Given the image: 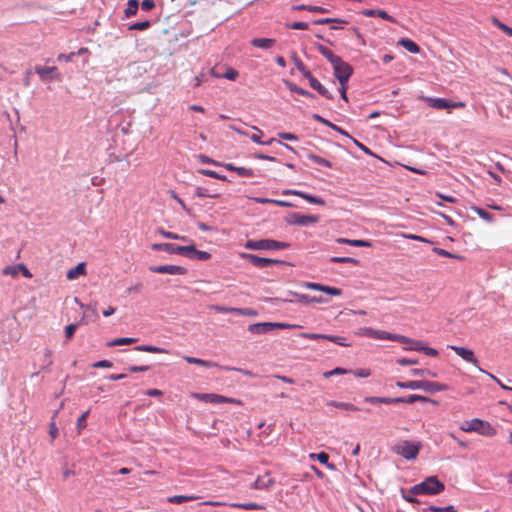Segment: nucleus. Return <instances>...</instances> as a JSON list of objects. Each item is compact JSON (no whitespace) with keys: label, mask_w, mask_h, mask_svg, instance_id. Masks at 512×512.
<instances>
[{"label":"nucleus","mask_w":512,"mask_h":512,"mask_svg":"<svg viewBox=\"0 0 512 512\" xmlns=\"http://www.w3.org/2000/svg\"><path fill=\"white\" fill-rule=\"evenodd\" d=\"M459 429L465 433H477L486 438H493L497 434V429L490 422L480 418H470L463 420Z\"/></svg>","instance_id":"f257e3e1"},{"label":"nucleus","mask_w":512,"mask_h":512,"mask_svg":"<svg viewBox=\"0 0 512 512\" xmlns=\"http://www.w3.org/2000/svg\"><path fill=\"white\" fill-rule=\"evenodd\" d=\"M444 484L436 477L431 476L423 482L414 485L409 492L413 495H437L444 490Z\"/></svg>","instance_id":"f03ea898"},{"label":"nucleus","mask_w":512,"mask_h":512,"mask_svg":"<svg viewBox=\"0 0 512 512\" xmlns=\"http://www.w3.org/2000/svg\"><path fill=\"white\" fill-rule=\"evenodd\" d=\"M288 246V243L272 239L248 240L245 244V247L251 250H278L285 249Z\"/></svg>","instance_id":"7ed1b4c3"},{"label":"nucleus","mask_w":512,"mask_h":512,"mask_svg":"<svg viewBox=\"0 0 512 512\" xmlns=\"http://www.w3.org/2000/svg\"><path fill=\"white\" fill-rule=\"evenodd\" d=\"M421 449V443L412 441H402L394 447L395 453L407 460L416 459Z\"/></svg>","instance_id":"20e7f679"},{"label":"nucleus","mask_w":512,"mask_h":512,"mask_svg":"<svg viewBox=\"0 0 512 512\" xmlns=\"http://www.w3.org/2000/svg\"><path fill=\"white\" fill-rule=\"evenodd\" d=\"M331 65L333 67L334 76L338 82H348L353 73V68L340 57L338 59H334V62Z\"/></svg>","instance_id":"39448f33"},{"label":"nucleus","mask_w":512,"mask_h":512,"mask_svg":"<svg viewBox=\"0 0 512 512\" xmlns=\"http://www.w3.org/2000/svg\"><path fill=\"white\" fill-rule=\"evenodd\" d=\"M294 327V325H290L287 323L264 322L252 324L249 326L248 330L253 334H265L273 329H290Z\"/></svg>","instance_id":"423d86ee"},{"label":"nucleus","mask_w":512,"mask_h":512,"mask_svg":"<svg viewBox=\"0 0 512 512\" xmlns=\"http://www.w3.org/2000/svg\"><path fill=\"white\" fill-rule=\"evenodd\" d=\"M397 386L400 388H408V389H412V390L424 389L429 392H436V391L443 390L445 388L443 385H440L438 383L427 382V381H410L407 383L398 382Z\"/></svg>","instance_id":"0eeeda50"},{"label":"nucleus","mask_w":512,"mask_h":512,"mask_svg":"<svg viewBox=\"0 0 512 512\" xmlns=\"http://www.w3.org/2000/svg\"><path fill=\"white\" fill-rule=\"evenodd\" d=\"M319 221L317 215L291 213L287 217V223L290 225L310 226Z\"/></svg>","instance_id":"6e6552de"},{"label":"nucleus","mask_w":512,"mask_h":512,"mask_svg":"<svg viewBox=\"0 0 512 512\" xmlns=\"http://www.w3.org/2000/svg\"><path fill=\"white\" fill-rule=\"evenodd\" d=\"M191 396L196 400L207 402V403H236V404L240 403L239 401H237L235 399L227 398V397H224V396H221L218 394H213V393H205V394L192 393Z\"/></svg>","instance_id":"1a4fd4ad"},{"label":"nucleus","mask_w":512,"mask_h":512,"mask_svg":"<svg viewBox=\"0 0 512 512\" xmlns=\"http://www.w3.org/2000/svg\"><path fill=\"white\" fill-rule=\"evenodd\" d=\"M357 334L361 336H367L374 339H380V340H392L394 341V338H396V334H391L386 331L377 330L373 328L364 327L359 329Z\"/></svg>","instance_id":"9d476101"},{"label":"nucleus","mask_w":512,"mask_h":512,"mask_svg":"<svg viewBox=\"0 0 512 512\" xmlns=\"http://www.w3.org/2000/svg\"><path fill=\"white\" fill-rule=\"evenodd\" d=\"M449 348L452 349L464 361L473 364L478 368L479 371H482V369L478 366V360L471 349L460 346H449Z\"/></svg>","instance_id":"9b49d317"},{"label":"nucleus","mask_w":512,"mask_h":512,"mask_svg":"<svg viewBox=\"0 0 512 512\" xmlns=\"http://www.w3.org/2000/svg\"><path fill=\"white\" fill-rule=\"evenodd\" d=\"M304 287L309 290L320 291L329 296L339 297L342 295V290L332 286H326L319 283L307 282Z\"/></svg>","instance_id":"f8f14e48"},{"label":"nucleus","mask_w":512,"mask_h":512,"mask_svg":"<svg viewBox=\"0 0 512 512\" xmlns=\"http://www.w3.org/2000/svg\"><path fill=\"white\" fill-rule=\"evenodd\" d=\"M150 271L160 274L186 275L187 269L179 265H161L150 267Z\"/></svg>","instance_id":"ddd939ff"},{"label":"nucleus","mask_w":512,"mask_h":512,"mask_svg":"<svg viewBox=\"0 0 512 512\" xmlns=\"http://www.w3.org/2000/svg\"><path fill=\"white\" fill-rule=\"evenodd\" d=\"M429 106L436 109H451V108H462L464 107V103L462 102H448L443 98H429L428 99Z\"/></svg>","instance_id":"4468645a"},{"label":"nucleus","mask_w":512,"mask_h":512,"mask_svg":"<svg viewBox=\"0 0 512 512\" xmlns=\"http://www.w3.org/2000/svg\"><path fill=\"white\" fill-rule=\"evenodd\" d=\"M283 195H295V196H298V197H301L303 199H305L306 201H308L309 203H312V204H317V205H325V202L323 199L319 198V197H316V196H313V195H310V194H306V193H303L301 191H298V190H284L282 192Z\"/></svg>","instance_id":"2eb2a0df"},{"label":"nucleus","mask_w":512,"mask_h":512,"mask_svg":"<svg viewBox=\"0 0 512 512\" xmlns=\"http://www.w3.org/2000/svg\"><path fill=\"white\" fill-rule=\"evenodd\" d=\"M36 71L43 81H51L58 78L57 69L52 66L37 67Z\"/></svg>","instance_id":"dca6fc26"},{"label":"nucleus","mask_w":512,"mask_h":512,"mask_svg":"<svg viewBox=\"0 0 512 512\" xmlns=\"http://www.w3.org/2000/svg\"><path fill=\"white\" fill-rule=\"evenodd\" d=\"M394 341H398L400 343L404 344V349L406 350H414V351H420L423 348V343L419 341H415L412 339H409L402 335H397L396 338H394Z\"/></svg>","instance_id":"f3484780"},{"label":"nucleus","mask_w":512,"mask_h":512,"mask_svg":"<svg viewBox=\"0 0 512 512\" xmlns=\"http://www.w3.org/2000/svg\"><path fill=\"white\" fill-rule=\"evenodd\" d=\"M219 311L229 312V313L238 314V315H242V316H248V317H256L258 315L256 310L250 309V308H235V307L219 308Z\"/></svg>","instance_id":"a211bd4d"},{"label":"nucleus","mask_w":512,"mask_h":512,"mask_svg":"<svg viewBox=\"0 0 512 512\" xmlns=\"http://www.w3.org/2000/svg\"><path fill=\"white\" fill-rule=\"evenodd\" d=\"M194 249H195V245L194 244H190V245H187V246H175V245H172L171 253L183 255V256H185V257H187L189 259H192L193 258V253H194Z\"/></svg>","instance_id":"6ab92c4d"},{"label":"nucleus","mask_w":512,"mask_h":512,"mask_svg":"<svg viewBox=\"0 0 512 512\" xmlns=\"http://www.w3.org/2000/svg\"><path fill=\"white\" fill-rule=\"evenodd\" d=\"M244 257L249 260L252 264L258 266V267H266L272 263H278L279 261L268 259V258H260L253 254L244 255Z\"/></svg>","instance_id":"aec40b11"},{"label":"nucleus","mask_w":512,"mask_h":512,"mask_svg":"<svg viewBox=\"0 0 512 512\" xmlns=\"http://www.w3.org/2000/svg\"><path fill=\"white\" fill-rule=\"evenodd\" d=\"M223 166L225 169H227L229 171H234L238 175L243 176V177H250L253 175V170L250 168L238 167V166H234L233 164H230V163L224 164Z\"/></svg>","instance_id":"412c9836"},{"label":"nucleus","mask_w":512,"mask_h":512,"mask_svg":"<svg viewBox=\"0 0 512 512\" xmlns=\"http://www.w3.org/2000/svg\"><path fill=\"white\" fill-rule=\"evenodd\" d=\"M309 83L311 87L317 90L321 95L329 99L333 98V95L317 79L310 76Z\"/></svg>","instance_id":"4be33fe9"},{"label":"nucleus","mask_w":512,"mask_h":512,"mask_svg":"<svg viewBox=\"0 0 512 512\" xmlns=\"http://www.w3.org/2000/svg\"><path fill=\"white\" fill-rule=\"evenodd\" d=\"M85 271H86L85 264L79 263L77 266H75L74 268L70 269L67 272V278L69 280H76L80 276L84 275Z\"/></svg>","instance_id":"5701e85b"},{"label":"nucleus","mask_w":512,"mask_h":512,"mask_svg":"<svg viewBox=\"0 0 512 512\" xmlns=\"http://www.w3.org/2000/svg\"><path fill=\"white\" fill-rule=\"evenodd\" d=\"M251 43L257 48L270 49L275 44V40L270 38H255Z\"/></svg>","instance_id":"b1692460"},{"label":"nucleus","mask_w":512,"mask_h":512,"mask_svg":"<svg viewBox=\"0 0 512 512\" xmlns=\"http://www.w3.org/2000/svg\"><path fill=\"white\" fill-rule=\"evenodd\" d=\"M365 401L372 403V404H391V403H395V402H401L404 400L401 398L392 399V398H385V397H367L365 399Z\"/></svg>","instance_id":"393cba45"},{"label":"nucleus","mask_w":512,"mask_h":512,"mask_svg":"<svg viewBox=\"0 0 512 512\" xmlns=\"http://www.w3.org/2000/svg\"><path fill=\"white\" fill-rule=\"evenodd\" d=\"M21 269L22 264L8 265L2 270V274L5 276L16 278L20 274Z\"/></svg>","instance_id":"a878e982"},{"label":"nucleus","mask_w":512,"mask_h":512,"mask_svg":"<svg viewBox=\"0 0 512 512\" xmlns=\"http://www.w3.org/2000/svg\"><path fill=\"white\" fill-rule=\"evenodd\" d=\"M399 45H401L402 47H404L406 50H408L409 52L411 53H419L420 49H419V46L413 42L412 40H409V39H401L399 40L398 42Z\"/></svg>","instance_id":"bb28decb"},{"label":"nucleus","mask_w":512,"mask_h":512,"mask_svg":"<svg viewBox=\"0 0 512 512\" xmlns=\"http://www.w3.org/2000/svg\"><path fill=\"white\" fill-rule=\"evenodd\" d=\"M309 457L312 458V459L316 458L320 463L326 465V467L328 469H330V470H334L335 469L334 465L328 462V459H329L328 454H326L324 452H321V453H318V454H310Z\"/></svg>","instance_id":"cd10ccee"},{"label":"nucleus","mask_w":512,"mask_h":512,"mask_svg":"<svg viewBox=\"0 0 512 512\" xmlns=\"http://www.w3.org/2000/svg\"><path fill=\"white\" fill-rule=\"evenodd\" d=\"M272 483H273L272 478L269 477L268 475H265V476L259 477L255 481L254 486H255V488H258V489H265V488H268Z\"/></svg>","instance_id":"c85d7f7f"},{"label":"nucleus","mask_w":512,"mask_h":512,"mask_svg":"<svg viewBox=\"0 0 512 512\" xmlns=\"http://www.w3.org/2000/svg\"><path fill=\"white\" fill-rule=\"evenodd\" d=\"M138 351L149 352V353H168L164 348H160L152 345H140L135 348Z\"/></svg>","instance_id":"c756f323"},{"label":"nucleus","mask_w":512,"mask_h":512,"mask_svg":"<svg viewBox=\"0 0 512 512\" xmlns=\"http://www.w3.org/2000/svg\"><path fill=\"white\" fill-rule=\"evenodd\" d=\"M135 342H136L135 338L123 337V338H117V339L111 340L107 343V345L109 347H113V346H118V345H129V344H133Z\"/></svg>","instance_id":"7c9ffc66"},{"label":"nucleus","mask_w":512,"mask_h":512,"mask_svg":"<svg viewBox=\"0 0 512 512\" xmlns=\"http://www.w3.org/2000/svg\"><path fill=\"white\" fill-rule=\"evenodd\" d=\"M314 118L318 121H320L321 123L327 125L328 127L332 128L333 130L337 131L338 133L350 138V135L344 131L343 129H341L340 127L334 125L333 123L329 122L328 120L318 116V115H315Z\"/></svg>","instance_id":"2f4dec72"},{"label":"nucleus","mask_w":512,"mask_h":512,"mask_svg":"<svg viewBox=\"0 0 512 512\" xmlns=\"http://www.w3.org/2000/svg\"><path fill=\"white\" fill-rule=\"evenodd\" d=\"M292 295L296 296L299 298L300 301H303V302H307V303H318V304H323V303H327V300L322 298V297H311V298H308L306 295H298L297 293H291Z\"/></svg>","instance_id":"473e14b6"},{"label":"nucleus","mask_w":512,"mask_h":512,"mask_svg":"<svg viewBox=\"0 0 512 512\" xmlns=\"http://www.w3.org/2000/svg\"><path fill=\"white\" fill-rule=\"evenodd\" d=\"M211 257L212 255L208 251L198 250L195 247L192 260L207 261L210 260Z\"/></svg>","instance_id":"72a5a7b5"},{"label":"nucleus","mask_w":512,"mask_h":512,"mask_svg":"<svg viewBox=\"0 0 512 512\" xmlns=\"http://www.w3.org/2000/svg\"><path fill=\"white\" fill-rule=\"evenodd\" d=\"M139 3L137 0H129L124 13L126 17L134 16L137 13Z\"/></svg>","instance_id":"f704fd0d"},{"label":"nucleus","mask_w":512,"mask_h":512,"mask_svg":"<svg viewBox=\"0 0 512 512\" xmlns=\"http://www.w3.org/2000/svg\"><path fill=\"white\" fill-rule=\"evenodd\" d=\"M351 373L358 378H368L372 375V371L369 368L355 369Z\"/></svg>","instance_id":"c9c22d12"},{"label":"nucleus","mask_w":512,"mask_h":512,"mask_svg":"<svg viewBox=\"0 0 512 512\" xmlns=\"http://www.w3.org/2000/svg\"><path fill=\"white\" fill-rule=\"evenodd\" d=\"M348 372H349L348 370H346V369H344V368H339V367H338V368H335V369H333V370H330V371L325 372V373L323 374V376H324L325 378H330V377H332V376H334V375H344V374H347Z\"/></svg>","instance_id":"e433bc0d"},{"label":"nucleus","mask_w":512,"mask_h":512,"mask_svg":"<svg viewBox=\"0 0 512 512\" xmlns=\"http://www.w3.org/2000/svg\"><path fill=\"white\" fill-rule=\"evenodd\" d=\"M184 359L188 363H191V364L201 365V366H204V367H211L212 366V364L210 362H207V361H204V360H201V359H198V358L185 357Z\"/></svg>","instance_id":"4c0bfd02"},{"label":"nucleus","mask_w":512,"mask_h":512,"mask_svg":"<svg viewBox=\"0 0 512 512\" xmlns=\"http://www.w3.org/2000/svg\"><path fill=\"white\" fill-rule=\"evenodd\" d=\"M309 158H310L313 162H315V163H317V164H319V165H322V166H325V167H328V168H331V167H332V164H331L328 160H326V159H324V158H321V157H319V156H316V155H310V156H309Z\"/></svg>","instance_id":"58836bf2"},{"label":"nucleus","mask_w":512,"mask_h":512,"mask_svg":"<svg viewBox=\"0 0 512 512\" xmlns=\"http://www.w3.org/2000/svg\"><path fill=\"white\" fill-rule=\"evenodd\" d=\"M326 340L335 342V343H337V344H339L341 346H344V347L350 346V344L347 343L345 338H343V337L327 335V339Z\"/></svg>","instance_id":"ea45409f"},{"label":"nucleus","mask_w":512,"mask_h":512,"mask_svg":"<svg viewBox=\"0 0 512 512\" xmlns=\"http://www.w3.org/2000/svg\"><path fill=\"white\" fill-rule=\"evenodd\" d=\"M319 50L322 53V55H324L330 61L331 64L334 62V59L339 58L338 56L334 55L329 49L323 46H321Z\"/></svg>","instance_id":"a19ab883"},{"label":"nucleus","mask_w":512,"mask_h":512,"mask_svg":"<svg viewBox=\"0 0 512 512\" xmlns=\"http://www.w3.org/2000/svg\"><path fill=\"white\" fill-rule=\"evenodd\" d=\"M89 411L84 412L77 420V428L79 433L86 427V419Z\"/></svg>","instance_id":"79ce46f5"},{"label":"nucleus","mask_w":512,"mask_h":512,"mask_svg":"<svg viewBox=\"0 0 512 512\" xmlns=\"http://www.w3.org/2000/svg\"><path fill=\"white\" fill-rule=\"evenodd\" d=\"M347 89H348V82L339 83L338 91H339V93L341 95V98L344 101H348Z\"/></svg>","instance_id":"37998d69"},{"label":"nucleus","mask_w":512,"mask_h":512,"mask_svg":"<svg viewBox=\"0 0 512 512\" xmlns=\"http://www.w3.org/2000/svg\"><path fill=\"white\" fill-rule=\"evenodd\" d=\"M192 499H193V497H190V496L179 495V496L169 497L168 501L171 502V503H182V502L189 501V500H192Z\"/></svg>","instance_id":"c03bdc74"},{"label":"nucleus","mask_w":512,"mask_h":512,"mask_svg":"<svg viewBox=\"0 0 512 512\" xmlns=\"http://www.w3.org/2000/svg\"><path fill=\"white\" fill-rule=\"evenodd\" d=\"M429 509L434 512H457V510L453 506H447V507L430 506Z\"/></svg>","instance_id":"a18cd8bd"},{"label":"nucleus","mask_w":512,"mask_h":512,"mask_svg":"<svg viewBox=\"0 0 512 512\" xmlns=\"http://www.w3.org/2000/svg\"><path fill=\"white\" fill-rule=\"evenodd\" d=\"M149 26H150V22H149V21H143V22H138V23L133 24V25L130 27V29H131V30H145V29H147Z\"/></svg>","instance_id":"49530a36"},{"label":"nucleus","mask_w":512,"mask_h":512,"mask_svg":"<svg viewBox=\"0 0 512 512\" xmlns=\"http://www.w3.org/2000/svg\"><path fill=\"white\" fill-rule=\"evenodd\" d=\"M348 245L351 246H357V247H369L371 244L368 241L365 240H351L347 241Z\"/></svg>","instance_id":"de8ad7c7"},{"label":"nucleus","mask_w":512,"mask_h":512,"mask_svg":"<svg viewBox=\"0 0 512 512\" xmlns=\"http://www.w3.org/2000/svg\"><path fill=\"white\" fill-rule=\"evenodd\" d=\"M153 249L155 250H164L166 252H169L171 253V249H172V244H168V243H164V244H154L152 246Z\"/></svg>","instance_id":"09e8293b"},{"label":"nucleus","mask_w":512,"mask_h":512,"mask_svg":"<svg viewBox=\"0 0 512 512\" xmlns=\"http://www.w3.org/2000/svg\"><path fill=\"white\" fill-rule=\"evenodd\" d=\"M93 367L94 368H111L112 363L108 360H102V361H98V362L94 363Z\"/></svg>","instance_id":"8fccbe9b"},{"label":"nucleus","mask_w":512,"mask_h":512,"mask_svg":"<svg viewBox=\"0 0 512 512\" xmlns=\"http://www.w3.org/2000/svg\"><path fill=\"white\" fill-rule=\"evenodd\" d=\"M302 337L309 338V339H327V335L316 334V333H303Z\"/></svg>","instance_id":"3c124183"},{"label":"nucleus","mask_w":512,"mask_h":512,"mask_svg":"<svg viewBox=\"0 0 512 512\" xmlns=\"http://www.w3.org/2000/svg\"><path fill=\"white\" fill-rule=\"evenodd\" d=\"M238 76V72L232 68L227 69V71L224 74V77L229 80H235Z\"/></svg>","instance_id":"603ef678"},{"label":"nucleus","mask_w":512,"mask_h":512,"mask_svg":"<svg viewBox=\"0 0 512 512\" xmlns=\"http://www.w3.org/2000/svg\"><path fill=\"white\" fill-rule=\"evenodd\" d=\"M76 328L77 326L75 324H70L65 328V334L68 339L74 335Z\"/></svg>","instance_id":"864d4df0"},{"label":"nucleus","mask_w":512,"mask_h":512,"mask_svg":"<svg viewBox=\"0 0 512 512\" xmlns=\"http://www.w3.org/2000/svg\"><path fill=\"white\" fill-rule=\"evenodd\" d=\"M433 251L440 255V256H443V257H449V258H455L456 256H454L453 254H451L450 252L444 250V249H440V248H434Z\"/></svg>","instance_id":"5fc2aeb1"},{"label":"nucleus","mask_w":512,"mask_h":512,"mask_svg":"<svg viewBox=\"0 0 512 512\" xmlns=\"http://www.w3.org/2000/svg\"><path fill=\"white\" fill-rule=\"evenodd\" d=\"M233 506L241 507V508H244V509H247V510H254V509H259L260 508V506H258L255 503L234 504Z\"/></svg>","instance_id":"6e6d98bb"},{"label":"nucleus","mask_w":512,"mask_h":512,"mask_svg":"<svg viewBox=\"0 0 512 512\" xmlns=\"http://www.w3.org/2000/svg\"><path fill=\"white\" fill-rule=\"evenodd\" d=\"M420 351H423L425 354L432 356V357H435L438 355L437 350H435L434 348L427 347L424 344H423V348Z\"/></svg>","instance_id":"4d7b16f0"},{"label":"nucleus","mask_w":512,"mask_h":512,"mask_svg":"<svg viewBox=\"0 0 512 512\" xmlns=\"http://www.w3.org/2000/svg\"><path fill=\"white\" fill-rule=\"evenodd\" d=\"M203 174L207 175V176H210V177H214V178H217V179H220V180H226V177L223 176V175H220L214 171H211V170H203Z\"/></svg>","instance_id":"13d9d810"},{"label":"nucleus","mask_w":512,"mask_h":512,"mask_svg":"<svg viewBox=\"0 0 512 512\" xmlns=\"http://www.w3.org/2000/svg\"><path fill=\"white\" fill-rule=\"evenodd\" d=\"M352 140H353V143H354L357 147H359L363 152H365V153H366V154H368V155H374V154L372 153V151H371L369 148H367L365 145H363L362 143H360V142H359V141H357L356 139H352Z\"/></svg>","instance_id":"bf43d9fd"},{"label":"nucleus","mask_w":512,"mask_h":512,"mask_svg":"<svg viewBox=\"0 0 512 512\" xmlns=\"http://www.w3.org/2000/svg\"><path fill=\"white\" fill-rule=\"evenodd\" d=\"M155 7V3L153 0H143L142 9L149 11Z\"/></svg>","instance_id":"052dcab7"},{"label":"nucleus","mask_w":512,"mask_h":512,"mask_svg":"<svg viewBox=\"0 0 512 512\" xmlns=\"http://www.w3.org/2000/svg\"><path fill=\"white\" fill-rule=\"evenodd\" d=\"M475 211L477 212V214H478L482 219H484V220H486V221H488V222H490V221L492 220V219H491V217H490V215H489L486 211H484V210H482V209H479V208H475Z\"/></svg>","instance_id":"680f3d73"},{"label":"nucleus","mask_w":512,"mask_h":512,"mask_svg":"<svg viewBox=\"0 0 512 512\" xmlns=\"http://www.w3.org/2000/svg\"><path fill=\"white\" fill-rule=\"evenodd\" d=\"M281 139L289 140V141H296L297 136L292 133H279L278 134Z\"/></svg>","instance_id":"e2e57ef3"},{"label":"nucleus","mask_w":512,"mask_h":512,"mask_svg":"<svg viewBox=\"0 0 512 512\" xmlns=\"http://www.w3.org/2000/svg\"><path fill=\"white\" fill-rule=\"evenodd\" d=\"M397 363L399 365H402V366H406V365H414V364H417V361L416 360H412V359H405V358H400L397 360Z\"/></svg>","instance_id":"0e129e2a"},{"label":"nucleus","mask_w":512,"mask_h":512,"mask_svg":"<svg viewBox=\"0 0 512 512\" xmlns=\"http://www.w3.org/2000/svg\"><path fill=\"white\" fill-rule=\"evenodd\" d=\"M427 399L420 395H410L405 401L408 403H413L415 401H426Z\"/></svg>","instance_id":"69168bd1"},{"label":"nucleus","mask_w":512,"mask_h":512,"mask_svg":"<svg viewBox=\"0 0 512 512\" xmlns=\"http://www.w3.org/2000/svg\"><path fill=\"white\" fill-rule=\"evenodd\" d=\"M197 227L202 231H213L215 228L211 225H208L204 222H197Z\"/></svg>","instance_id":"338daca9"},{"label":"nucleus","mask_w":512,"mask_h":512,"mask_svg":"<svg viewBox=\"0 0 512 512\" xmlns=\"http://www.w3.org/2000/svg\"><path fill=\"white\" fill-rule=\"evenodd\" d=\"M413 496L414 495L411 494L409 491H408V493H405L404 491H402V497L404 500H406L410 503H417L418 501Z\"/></svg>","instance_id":"774afa93"}]
</instances>
